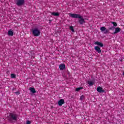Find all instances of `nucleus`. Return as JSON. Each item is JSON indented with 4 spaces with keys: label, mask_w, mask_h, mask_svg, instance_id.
<instances>
[{
    "label": "nucleus",
    "mask_w": 124,
    "mask_h": 124,
    "mask_svg": "<svg viewBox=\"0 0 124 124\" xmlns=\"http://www.w3.org/2000/svg\"><path fill=\"white\" fill-rule=\"evenodd\" d=\"M59 68H60V70H63V69H65V64H60Z\"/></svg>",
    "instance_id": "8"
},
{
    "label": "nucleus",
    "mask_w": 124,
    "mask_h": 124,
    "mask_svg": "<svg viewBox=\"0 0 124 124\" xmlns=\"http://www.w3.org/2000/svg\"><path fill=\"white\" fill-rule=\"evenodd\" d=\"M120 31H121V29L119 27H117L116 28H115V31L114 32V34H116L119 32H120Z\"/></svg>",
    "instance_id": "11"
},
{
    "label": "nucleus",
    "mask_w": 124,
    "mask_h": 124,
    "mask_svg": "<svg viewBox=\"0 0 124 124\" xmlns=\"http://www.w3.org/2000/svg\"><path fill=\"white\" fill-rule=\"evenodd\" d=\"M31 124V121H27L26 122V124Z\"/></svg>",
    "instance_id": "22"
},
{
    "label": "nucleus",
    "mask_w": 124,
    "mask_h": 124,
    "mask_svg": "<svg viewBox=\"0 0 124 124\" xmlns=\"http://www.w3.org/2000/svg\"><path fill=\"white\" fill-rule=\"evenodd\" d=\"M87 84H88V85H89V86H93V85H94V80L88 81Z\"/></svg>",
    "instance_id": "12"
},
{
    "label": "nucleus",
    "mask_w": 124,
    "mask_h": 124,
    "mask_svg": "<svg viewBox=\"0 0 124 124\" xmlns=\"http://www.w3.org/2000/svg\"><path fill=\"white\" fill-rule=\"evenodd\" d=\"M30 91L31 92V93H36V91H35V89L33 88H30Z\"/></svg>",
    "instance_id": "15"
},
{
    "label": "nucleus",
    "mask_w": 124,
    "mask_h": 124,
    "mask_svg": "<svg viewBox=\"0 0 124 124\" xmlns=\"http://www.w3.org/2000/svg\"><path fill=\"white\" fill-rule=\"evenodd\" d=\"M32 33L33 36H39L40 35V31L39 30L38 28H34L32 29Z\"/></svg>",
    "instance_id": "3"
},
{
    "label": "nucleus",
    "mask_w": 124,
    "mask_h": 124,
    "mask_svg": "<svg viewBox=\"0 0 124 124\" xmlns=\"http://www.w3.org/2000/svg\"><path fill=\"white\" fill-rule=\"evenodd\" d=\"M62 104H64V100L61 99L58 101V105L62 106Z\"/></svg>",
    "instance_id": "7"
},
{
    "label": "nucleus",
    "mask_w": 124,
    "mask_h": 124,
    "mask_svg": "<svg viewBox=\"0 0 124 124\" xmlns=\"http://www.w3.org/2000/svg\"><path fill=\"white\" fill-rule=\"evenodd\" d=\"M94 44L95 45H98V46H99L100 47H103L104 46L103 44H102V43L99 42L98 41L95 42Z\"/></svg>",
    "instance_id": "9"
},
{
    "label": "nucleus",
    "mask_w": 124,
    "mask_h": 124,
    "mask_svg": "<svg viewBox=\"0 0 124 124\" xmlns=\"http://www.w3.org/2000/svg\"><path fill=\"white\" fill-rule=\"evenodd\" d=\"M51 15L53 16H56V17H59V16H60V13L58 12H52L51 13Z\"/></svg>",
    "instance_id": "14"
},
{
    "label": "nucleus",
    "mask_w": 124,
    "mask_h": 124,
    "mask_svg": "<svg viewBox=\"0 0 124 124\" xmlns=\"http://www.w3.org/2000/svg\"><path fill=\"white\" fill-rule=\"evenodd\" d=\"M114 29L115 28L114 27H112L109 28L108 30H109L110 31H114Z\"/></svg>",
    "instance_id": "21"
},
{
    "label": "nucleus",
    "mask_w": 124,
    "mask_h": 124,
    "mask_svg": "<svg viewBox=\"0 0 124 124\" xmlns=\"http://www.w3.org/2000/svg\"><path fill=\"white\" fill-rule=\"evenodd\" d=\"M97 91L98 93H104V90H102V88L100 86L97 88Z\"/></svg>",
    "instance_id": "10"
},
{
    "label": "nucleus",
    "mask_w": 124,
    "mask_h": 124,
    "mask_svg": "<svg viewBox=\"0 0 124 124\" xmlns=\"http://www.w3.org/2000/svg\"><path fill=\"white\" fill-rule=\"evenodd\" d=\"M16 94L17 95H19V94H20V92L19 91H17V92H16Z\"/></svg>",
    "instance_id": "23"
},
{
    "label": "nucleus",
    "mask_w": 124,
    "mask_h": 124,
    "mask_svg": "<svg viewBox=\"0 0 124 124\" xmlns=\"http://www.w3.org/2000/svg\"><path fill=\"white\" fill-rule=\"evenodd\" d=\"M69 29L70 31H72V32H74V28H73V26H70Z\"/></svg>",
    "instance_id": "17"
},
{
    "label": "nucleus",
    "mask_w": 124,
    "mask_h": 124,
    "mask_svg": "<svg viewBox=\"0 0 124 124\" xmlns=\"http://www.w3.org/2000/svg\"><path fill=\"white\" fill-rule=\"evenodd\" d=\"M121 61V62H123V60H120Z\"/></svg>",
    "instance_id": "24"
},
{
    "label": "nucleus",
    "mask_w": 124,
    "mask_h": 124,
    "mask_svg": "<svg viewBox=\"0 0 124 124\" xmlns=\"http://www.w3.org/2000/svg\"><path fill=\"white\" fill-rule=\"evenodd\" d=\"M14 34L13 31L11 30L8 31V35H9V36H13Z\"/></svg>",
    "instance_id": "13"
},
{
    "label": "nucleus",
    "mask_w": 124,
    "mask_h": 124,
    "mask_svg": "<svg viewBox=\"0 0 124 124\" xmlns=\"http://www.w3.org/2000/svg\"><path fill=\"white\" fill-rule=\"evenodd\" d=\"M16 4L17 6H22V5L25 4V0H16Z\"/></svg>",
    "instance_id": "4"
},
{
    "label": "nucleus",
    "mask_w": 124,
    "mask_h": 124,
    "mask_svg": "<svg viewBox=\"0 0 124 124\" xmlns=\"http://www.w3.org/2000/svg\"><path fill=\"white\" fill-rule=\"evenodd\" d=\"M83 90V87L77 88L76 89V92H79V91Z\"/></svg>",
    "instance_id": "16"
},
{
    "label": "nucleus",
    "mask_w": 124,
    "mask_h": 124,
    "mask_svg": "<svg viewBox=\"0 0 124 124\" xmlns=\"http://www.w3.org/2000/svg\"><path fill=\"white\" fill-rule=\"evenodd\" d=\"M70 16L72 17V18H75L76 19H77V18H78V23L80 24V25H83V24H85V23H86L85 19H84V18H83V16H80V15L79 14H70Z\"/></svg>",
    "instance_id": "1"
},
{
    "label": "nucleus",
    "mask_w": 124,
    "mask_h": 124,
    "mask_svg": "<svg viewBox=\"0 0 124 124\" xmlns=\"http://www.w3.org/2000/svg\"><path fill=\"white\" fill-rule=\"evenodd\" d=\"M18 120V114L12 112L10 113V115L8 116V120L12 123L13 121H17Z\"/></svg>",
    "instance_id": "2"
},
{
    "label": "nucleus",
    "mask_w": 124,
    "mask_h": 124,
    "mask_svg": "<svg viewBox=\"0 0 124 124\" xmlns=\"http://www.w3.org/2000/svg\"><path fill=\"white\" fill-rule=\"evenodd\" d=\"M111 24H113V26L114 27H117V26H118V24H117V22H112Z\"/></svg>",
    "instance_id": "18"
},
{
    "label": "nucleus",
    "mask_w": 124,
    "mask_h": 124,
    "mask_svg": "<svg viewBox=\"0 0 124 124\" xmlns=\"http://www.w3.org/2000/svg\"><path fill=\"white\" fill-rule=\"evenodd\" d=\"M84 98H85V96L82 95L80 96V100H83L84 99Z\"/></svg>",
    "instance_id": "20"
},
{
    "label": "nucleus",
    "mask_w": 124,
    "mask_h": 124,
    "mask_svg": "<svg viewBox=\"0 0 124 124\" xmlns=\"http://www.w3.org/2000/svg\"><path fill=\"white\" fill-rule=\"evenodd\" d=\"M94 50H95L96 52H97L98 54H100V53H101V49L98 46H95Z\"/></svg>",
    "instance_id": "6"
},
{
    "label": "nucleus",
    "mask_w": 124,
    "mask_h": 124,
    "mask_svg": "<svg viewBox=\"0 0 124 124\" xmlns=\"http://www.w3.org/2000/svg\"><path fill=\"white\" fill-rule=\"evenodd\" d=\"M100 31H104L105 34H106V33H108V31H108V30H107L105 27H101Z\"/></svg>",
    "instance_id": "5"
},
{
    "label": "nucleus",
    "mask_w": 124,
    "mask_h": 124,
    "mask_svg": "<svg viewBox=\"0 0 124 124\" xmlns=\"http://www.w3.org/2000/svg\"><path fill=\"white\" fill-rule=\"evenodd\" d=\"M11 78H16V75L14 74H11Z\"/></svg>",
    "instance_id": "19"
}]
</instances>
